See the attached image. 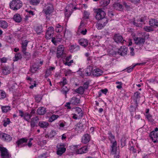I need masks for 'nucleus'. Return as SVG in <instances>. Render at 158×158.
<instances>
[{"mask_svg":"<svg viewBox=\"0 0 158 158\" xmlns=\"http://www.w3.org/2000/svg\"><path fill=\"white\" fill-rule=\"evenodd\" d=\"M22 5V3L20 0H13L10 3V7L11 9L15 11L20 8Z\"/></svg>","mask_w":158,"mask_h":158,"instance_id":"nucleus-1","label":"nucleus"},{"mask_svg":"<svg viewBox=\"0 0 158 158\" xmlns=\"http://www.w3.org/2000/svg\"><path fill=\"white\" fill-rule=\"evenodd\" d=\"M148 35H147V34L144 33L142 36V37H135L134 38V40L137 46H142L144 43L146 37L148 38Z\"/></svg>","mask_w":158,"mask_h":158,"instance_id":"nucleus-2","label":"nucleus"},{"mask_svg":"<svg viewBox=\"0 0 158 158\" xmlns=\"http://www.w3.org/2000/svg\"><path fill=\"white\" fill-rule=\"evenodd\" d=\"M95 12L96 14L95 16L96 19L98 20L104 18L106 15V13L102 10V9H96L95 10Z\"/></svg>","mask_w":158,"mask_h":158,"instance_id":"nucleus-3","label":"nucleus"},{"mask_svg":"<svg viewBox=\"0 0 158 158\" xmlns=\"http://www.w3.org/2000/svg\"><path fill=\"white\" fill-rule=\"evenodd\" d=\"M79 145L74 146V149L75 150L76 153L77 154H81L87 152L88 151L87 147H83L81 148L78 149Z\"/></svg>","mask_w":158,"mask_h":158,"instance_id":"nucleus-4","label":"nucleus"},{"mask_svg":"<svg viewBox=\"0 0 158 158\" xmlns=\"http://www.w3.org/2000/svg\"><path fill=\"white\" fill-rule=\"evenodd\" d=\"M0 151L1 158H10V156L6 148L0 146Z\"/></svg>","mask_w":158,"mask_h":158,"instance_id":"nucleus-5","label":"nucleus"},{"mask_svg":"<svg viewBox=\"0 0 158 158\" xmlns=\"http://www.w3.org/2000/svg\"><path fill=\"white\" fill-rule=\"evenodd\" d=\"M39 120V118L38 116H35L31 118L29 122L30 123L31 127L33 128L35 127H37L38 126L37 124Z\"/></svg>","mask_w":158,"mask_h":158,"instance_id":"nucleus-6","label":"nucleus"},{"mask_svg":"<svg viewBox=\"0 0 158 158\" xmlns=\"http://www.w3.org/2000/svg\"><path fill=\"white\" fill-rule=\"evenodd\" d=\"M113 39L117 43H121L122 44H123L124 41H125L123 37L119 34H115Z\"/></svg>","mask_w":158,"mask_h":158,"instance_id":"nucleus-7","label":"nucleus"},{"mask_svg":"<svg viewBox=\"0 0 158 158\" xmlns=\"http://www.w3.org/2000/svg\"><path fill=\"white\" fill-rule=\"evenodd\" d=\"M57 147V154L58 155L61 156L65 152L66 149L63 145H58Z\"/></svg>","mask_w":158,"mask_h":158,"instance_id":"nucleus-8","label":"nucleus"},{"mask_svg":"<svg viewBox=\"0 0 158 158\" xmlns=\"http://www.w3.org/2000/svg\"><path fill=\"white\" fill-rule=\"evenodd\" d=\"M64 49V47L63 45H60L58 46L57 52V57L58 58L61 57L63 55Z\"/></svg>","mask_w":158,"mask_h":158,"instance_id":"nucleus-9","label":"nucleus"},{"mask_svg":"<svg viewBox=\"0 0 158 158\" xmlns=\"http://www.w3.org/2000/svg\"><path fill=\"white\" fill-rule=\"evenodd\" d=\"M127 47L125 46H123L118 50V53L122 56H124L127 54Z\"/></svg>","mask_w":158,"mask_h":158,"instance_id":"nucleus-10","label":"nucleus"},{"mask_svg":"<svg viewBox=\"0 0 158 158\" xmlns=\"http://www.w3.org/2000/svg\"><path fill=\"white\" fill-rule=\"evenodd\" d=\"M103 73L102 71L99 69H94L92 73V75L94 77H98Z\"/></svg>","mask_w":158,"mask_h":158,"instance_id":"nucleus-11","label":"nucleus"},{"mask_svg":"<svg viewBox=\"0 0 158 158\" xmlns=\"http://www.w3.org/2000/svg\"><path fill=\"white\" fill-rule=\"evenodd\" d=\"M93 67L91 66H88L85 69V74L86 76H89L92 74L93 71Z\"/></svg>","mask_w":158,"mask_h":158,"instance_id":"nucleus-12","label":"nucleus"},{"mask_svg":"<svg viewBox=\"0 0 158 158\" xmlns=\"http://www.w3.org/2000/svg\"><path fill=\"white\" fill-rule=\"evenodd\" d=\"M150 136L154 143L156 142L157 138H158V135L154 131H152L150 134Z\"/></svg>","mask_w":158,"mask_h":158,"instance_id":"nucleus-13","label":"nucleus"},{"mask_svg":"<svg viewBox=\"0 0 158 158\" xmlns=\"http://www.w3.org/2000/svg\"><path fill=\"white\" fill-rule=\"evenodd\" d=\"M53 7L52 5L51 4H49L46 6V9L45 10V14L46 15H49L52 13L53 11Z\"/></svg>","mask_w":158,"mask_h":158,"instance_id":"nucleus-14","label":"nucleus"},{"mask_svg":"<svg viewBox=\"0 0 158 158\" xmlns=\"http://www.w3.org/2000/svg\"><path fill=\"white\" fill-rule=\"evenodd\" d=\"M39 66L35 63L34 64L30 66V70L32 73H35L39 69Z\"/></svg>","mask_w":158,"mask_h":158,"instance_id":"nucleus-15","label":"nucleus"},{"mask_svg":"<svg viewBox=\"0 0 158 158\" xmlns=\"http://www.w3.org/2000/svg\"><path fill=\"white\" fill-rule=\"evenodd\" d=\"M1 136H2V139L4 140L9 141L12 139V137L10 135L4 133L2 132Z\"/></svg>","mask_w":158,"mask_h":158,"instance_id":"nucleus-16","label":"nucleus"},{"mask_svg":"<svg viewBox=\"0 0 158 158\" xmlns=\"http://www.w3.org/2000/svg\"><path fill=\"white\" fill-rule=\"evenodd\" d=\"M38 125L41 128L44 129L47 128L49 125L48 123L46 121H40L38 123Z\"/></svg>","mask_w":158,"mask_h":158,"instance_id":"nucleus-17","label":"nucleus"},{"mask_svg":"<svg viewBox=\"0 0 158 158\" xmlns=\"http://www.w3.org/2000/svg\"><path fill=\"white\" fill-rule=\"evenodd\" d=\"M75 115L80 118L83 116V112L81 109L79 107H76L75 108Z\"/></svg>","mask_w":158,"mask_h":158,"instance_id":"nucleus-18","label":"nucleus"},{"mask_svg":"<svg viewBox=\"0 0 158 158\" xmlns=\"http://www.w3.org/2000/svg\"><path fill=\"white\" fill-rule=\"evenodd\" d=\"M46 108L44 107L39 108L36 111L37 114L40 115H44L46 112Z\"/></svg>","mask_w":158,"mask_h":158,"instance_id":"nucleus-19","label":"nucleus"},{"mask_svg":"<svg viewBox=\"0 0 158 158\" xmlns=\"http://www.w3.org/2000/svg\"><path fill=\"white\" fill-rule=\"evenodd\" d=\"M90 140L89 135L88 134H85L84 135L82 138V141L84 143H86Z\"/></svg>","mask_w":158,"mask_h":158,"instance_id":"nucleus-20","label":"nucleus"},{"mask_svg":"<svg viewBox=\"0 0 158 158\" xmlns=\"http://www.w3.org/2000/svg\"><path fill=\"white\" fill-rule=\"evenodd\" d=\"M80 49L79 46L77 44H74L70 46L69 48V50L71 52H73L77 51Z\"/></svg>","mask_w":158,"mask_h":158,"instance_id":"nucleus-21","label":"nucleus"},{"mask_svg":"<svg viewBox=\"0 0 158 158\" xmlns=\"http://www.w3.org/2000/svg\"><path fill=\"white\" fill-rule=\"evenodd\" d=\"M79 43L80 45L85 47L88 45V41L85 39H81L79 40Z\"/></svg>","mask_w":158,"mask_h":158,"instance_id":"nucleus-22","label":"nucleus"},{"mask_svg":"<svg viewBox=\"0 0 158 158\" xmlns=\"http://www.w3.org/2000/svg\"><path fill=\"white\" fill-rule=\"evenodd\" d=\"M70 9V7L69 6H66L65 8V16L68 18L70 16L71 14Z\"/></svg>","mask_w":158,"mask_h":158,"instance_id":"nucleus-23","label":"nucleus"},{"mask_svg":"<svg viewBox=\"0 0 158 158\" xmlns=\"http://www.w3.org/2000/svg\"><path fill=\"white\" fill-rule=\"evenodd\" d=\"M27 141V139L26 138H22L19 139L16 142V143L17 145V146L19 147L20 145L23 143H26Z\"/></svg>","mask_w":158,"mask_h":158,"instance_id":"nucleus-24","label":"nucleus"},{"mask_svg":"<svg viewBox=\"0 0 158 158\" xmlns=\"http://www.w3.org/2000/svg\"><path fill=\"white\" fill-rule=\"evenodd\" d=\"M71 103L73 105H77L79 103L80 99L76 97H73L70 100Z\"/></svg>","mask_w":158,"mask_h":158,"instance_id":"nucleus-25","label":"nucleus"},{"mask_svg":"<svg viewBox=\"0 0 158 158\" xmlns=\"http://www.w3.org/2000/svg\"><path fill=\"white\" fill-rule=\"evenodd\" d=\"M32 117V115L29 114L27 112L24 113V116L23 117V119L27 122H29L30 121V119H31V118Z\"/></svg>","mask_w":158,"mask_h":158,"instance_id":"nucleus-26","label":"nucleus"},{"mask_svg":"<svg viewBox=\"0 0 158 158\" xmlns=\"http://www.w3.org/2000/svg\"><path fill=\"white\" fill-rule=\"evenodd\" d=\"M110 2V0H101L100 4L102 7H105L109 4Z\"/></svg>","mask_w":158,"mask_h":158,"instance_id":"nucleus-27","label":"nucleus"},{"mask_svg":"<svg viewBox=\"0 0 158 158\" xmlns=\"http://www.w3.org/2000/svg\"><path fill=\"white\" fill-rule=\"evenodd\" d=\"M2 70L3 73L5 75L8 74L10 73V71L8 67H3L2 68Z\"/></svg>","mask_w":158,"mask_h":158,"instance_id":"nucleus-28","label":"nucleus"},{"mask_svg":"<svg viewBox=\"0 0 158 158\" xmlns=\"http://www.w3.org/2000/svg\"><path fill=\"white\" fill-rule=\"evenodd\" d=\"M14 20L17 22H20L22 20L20 15L19 14H16L14 15Z\"/></svg>","mask_w":158,"mask_h":158,"instance_id":"nucleus-29","label":"nucleus"},{"mask_svg":"<svg viewBox=\"0 0 158 158\" xmlns=\"http://www.w3.org/2000/svg\"><path fill=\"white\" fill-rule=\"evenodd\" d=\"M84 91L85 90L84 88L82 86H80L79 88L75 90V92L81 94H83Z\"/></svg>","mask_w":158,"mask_h":158,"instance_id":"nucleus-30","label":"nucleus"},{"mask_svg":"<svg viewBox=\"0 0 158 158\" xmlns=\"http://www.w3.org/2000/svg\"><path fill=\"white\" fill-rule=\"evenodd\" d=\"M8 26L7 23L5 21H0V27L3 28H6Z\"/></svg>","mask_w":158,"mask_h":158,"instance_id":"nucleus-31","label":"nucleus"},{"mask_svg":"<svg viewBox=\"0 0 158 158\" xmlns=\"http://www.w3.org/2000/svg\"><path fill=\"white\" fill-rule=\"evenodd\" d=\"M83 127V124L82 122H80L76 125L75 129L76 130H79V129H82Z\"/></svg>","mask_w":158,"mask_h":158,"instance_id":"nucleus-32","label":"nucleus"},{"mask_svg":"<svg viewBox=\"0 0 158 158\" xmlns=\"http://www.w3.org/2000/svg\"><path fill=\"white\" fill-rule=\"evenodd\" d=\"M22 58L21 54L20 53H18L15 54L14 61H17L21 59Z\"/></svg>","mask_w":158,"mask_h":158,"instance_id":"nucleus-33","label":"nucleus"},{"mask_svg":"<svg viewBox=\"0 0 158 158\" xmlns=\"http://www.w3.org/2000/svg\"><path fill=\"white\" fill-rule=\"evenodd\" d=\"M10 107L9 106H2V111L3 112L6 113L10 110Z\"/></svg>","mask_w":158,"mask_h":158,"instance_id":"nucleus-34","label":"nucleus"},{"mask_svg":"<svg viewBox=\"0 0 158 158\" xmlns=\"http://www.w3.org/2000/svg\"><path fill=\"white\" fill-rule=\"evenodd\" d=\"M40 0H29L30 3L34 5H36L40 2Z\"/></svg>","mask_w":158,"mask_h":158,"instance_id":"nucleus-35","label":"nucleus"},{"mask_svg":"<svg viewBox=\"0 0 158 158\" xmlns=\"http://www.w3.org/2000/svg\"><path fill=\"white\" fill-rule=\"evenodd\" d=\"M140 93L138 92H137L134 94V96L135 98L134 100L136 103H137V100L139 99L140 98Z\"/></svg>","mask_w":158,"mask_h":158,"instance_id":"nucleus-36","label":"nucleus"},{"mask_svg":"<svg viewBox=\"0 0 158 158\" xmlns=\"http://www.w3.org/2000/svg\"><path fill=\"white\" fill-rule=\"evenodd\" d=\"M100 21L99 22L102 23V24H103V25H104L105 26L107 23L108 21V19L105 17L100 19Z\"/></svg>","mask_w":158,"mask_h":158,"instance_id":"nucleus-37","label":"nucleus"},{"mask_svg":"<svg viewBox=\"0 0 158 158\" xmlns=\"http://www.w3.org/2000/svg\"><path fill=\"white\" fill-rule=\"evenodd\" d=\"M53 34L52 32H49V31H47L45 35V37L47 39H50L52 36Z\"/></svg>","mask_w":158,"mask_h":158,"instance_id":"nucleus-38","label":"nucleus"},{"mask_svg":"<svg viewBox=\"0 0 158 158\" xmlns=\"http://www.w3.org/2000/svg\"><path fill=\"white\" fill-rule=\"evenodd\" d=\"M28 42V41L27 40H25L22 42V49H26V47Z\"/></svg>","mask_w":158,"mask_h":158,"instance_id":"nucleus-39","label":"nucleus"},{"mask_svg":"<svg viewBox=\"0 0 158 158\" xmlns=\"http://www.w3.org/2000/svg\"><path fill=\"white\" fill-rule=\"evenodd\" d=\"M56 131H52L50 132V134L49 135H47L45 136L46 137H48L49 138H51L56 135Z\"/></svg>","mask_w":158,"mask_h":158,"instance_id":"nucleus-40","label":"nucleus"},{"mask_svg":"<svg viewBox=\"0 0 158 158\" xmlns=\"http://www.w3.org/2000/svg\"><path fill=\"white\" fill-rule=\"evenodd\" d=\"M64 36L66 39H69L71 37V33L68 31H65Z\"/></svg>","mask_w":158,"mask_h":158,"instance_id":"nucleus-41","label":"nucleus"},{"mask_svg":"<svg viewBox=\"0 0 158 158\" xmlns=\"http://www.w3.org/2000/svg\"><path fill=\"white\" fill-rule=\"evenodd\" d=\"M42 28V27L41 26L37 27L36 31L38 34H40L43 32Z\"/></svg>","mask_w":158,"mask_h":158,"instance_id":"nucleus-42","label":"nucleus"},{"mask_svg":"<svg viewBox=\"0 0 158 158\" xmlns=\"http://www.w3.org/2000/svg\"><path fill=\"white\" fill-rule=\"evenodd\" d=\"M58 115H52L49 119V121L50 122H52L56 120L59 117Z\"/></svg>","mask_w":158,"mask_h":158,"instance_id":"nucleus-43","label":"nucleus"},{"mask_svg":"<svg viewBox=\"0 0 158 158\" xmlns=\"http://www.w3.org/2000/svg\"><path fill=\"white\" fill-rule=\"evenodd\" d=\"M146 118H147L148 120L150 122H153L154 120L152 118V116L149 114L145 115Z\"/></svg>","mask_w":158,"mask_h":158,"instance_id":"nucleus-44","label":"nucleus"},{"mask_svg":"<svg viewBox=\"0 0 158 158\" xmlns=\"http://www.w3.org/2000/svg\"><path fill=\"white\" fill-rule=\"evenodd\" d=\"M117 146V142L116 141L114 142L113 143V145L111 146L112 151L114 152L116 150V147Z\"/></svg>","mask_w":158,"mask_h":158,"instance_id":"nucleus-45","label":"nucleus"},{"mask_svg":"<svg viewBox=\"0 0 158 158\" xmlns=\"http://www.w3.org/2000/svg\"><path fill=\"white\" fill-rule=\"evenodd\" d=\"M3 126L5 127H6V126L7 124H9L10 123V121L9 118H6V121L5 120H3Z\"/></svg>","mask_w":158,"mask_h":158,"instance_id":"nucleus-46","label":"nucleus"},{"mask_svg":"<svg viewBox=\"0 0 158 158\" xmlns=\"http://www.w3.org/2000/svg\"><path fill=\"white\" fill-rule=\"evenodd\" d=\"M104 26H105L103 25V24L100 22L97 24V27L98 29H101Z\"/></svg>","mask_w":158,"mask_h":158,"instance_id":"nucleus-47","label":"nucleus"},{"mask_svg":"<svg viewBox=\"0 0 158 158\" xmlns=\"http://www.w3.org/2000/svg\"><path fill=\"white\" fill-rule=\"evenodd\" d=\"M35 101L37 102H40L41 99V96L40 95H36L35 96Z\"/></svg>","mask_w":158,"mask_h":158,"instance_id":"nucleus-48","label":"nucleus"},{"mask_svg":"<svg viewBox=\"0 0 158 158\" xmlns=\"http://www.w3.org/2000/svg\"><path fill=\"white\" fill-rule=\"evenodd\" d=\"M113 6L115 8H117L116 9H117L118 7L120 9H121L123 7V6L121 4L118 3L114 4H113Z\"/></svg>","mask_w":158,"mask_h":158,"instance_id":"nucleus-49","label":"nucleus"},{"mask_svg":"<svg viewBox=\"0 0 158 158\" xmlns=\"http://www.w3.org/2000/svg\"><path fill=\"white\" fill-rule=\"evenodd\" d=\"M6 97V94L4 91H0V99H3Z\"/></svg>","mask_w":158,"mask_h":158,"instance_id":"nucleus-50","label":"nucleus"},{"mask_svg":"<svg viewBox=\"0 0 158 158\" xmlns=\"http://www.w3.org/2000/svg\"><path fill=\"white\" fill-rule=\"evenodd\" d=\"M109 139L111 141L114 142V136L113 135L111 132H110L109 133Z\"/></svg>","mask_w":158,"mask_h":158,"instance_id":"nucleus-51","label":"nucleus"},{"mask_svg":"<svg viewBox=\"0 0 158 158\" xmlns=\"http://www.w3.org/2000/svg\"><path fill=\"white\" fill-rule=\"evenodd\" d=\"M67 80L65 78L63 77V80L60 82V84L61 85L64 86L65 84H67Z\"/></svg>","mask_w":158,"mask_h":158,"instance_id":"nucleus-52","label":"nucleus"},{"mask_svg":"<svg viewBox=\"0 0 158 158\" xmlns=\"http://www.w3.org/2000/svg\"><path fill=\"white\" fill-rule=\"evenodd\" d=\"M89 85V83L88 81H86L85 82L83 85V87H82L84 89H87L88 88Z\"/></svg>","mask_w":158,"mask_h":158,"instance_id":"nucleus-53","label":"nucleus"},{"mask_svg":"<svg viewBox=\"0 0 158 158\" xmlns=\"http://www.w3.org/2000/svg\"><path fill=\"white\" fill-rule=\"evenodd\" d=\"M144 29L147 32H150L153 31V29L150 27H144Z\"/></svg>","mask_w":158,"mask_h":158,"instance_id":"nucleus-54","label":"nucleus"},{"mask_svg":"<svg viewBox=\"0 0 158 158\" xmlns=\"http://www.w3.org/2000/svg\"><path fill=\"white\" fill-rule=\"evenodd\" d=\"M156 19H151L149 21V24L151 26H154V24Z\"/></svg>","mask_w":158,"mask_h":158,"instance_id":"nucleus-55","label":"nucleus"},{"mask_svg":"<svg viewBox=\"0 0 158 158\" xmlns=\"http://www.w3.org/2000/svg\"><path fill=\"white\" fill-rule=\"evenodd\" d=\"M16 85L15 84H13L12 85V86H9V88L10 91H13L15 89V87Z\"/></svg>","mask_w":158,"mask_h":158,"instance_id":"nucleus-56","label":"nucleus"},{"mask_svg":"<svg viewBox=\"0 0 158 158\" xmlns=\"http://www.w3.org/2000/svg\"><path fill=\"white\" fill-rule=\"evenodd\" d=\"M84 15L85 18V19H88L89 18V14L88 12L87 11H85Z\"/></svg>","mask_w":158,"mask_h":158,"instance_id":"nucleus-57","label":"nucleus"},{"mask_svg":"<svg viewBox=\"0 0 158 158\" xmlns=\"http://www.w3.org/2000/svg\"><path fill=\"white\" fill-rule=\"evenodd\" d=\"M146 20V18L145 17H142L141 18L138 19L137 20V21L142 22H143L145 21V20Z\"/></svg>","mask_w":158,"mask_h":158,"instance_id":"nucleus-58","label":"nucleus"},{"mask_svg":"<svg viewBox=\"0 0 158 158\" xmlns=\"http://www.w3.org/2000/svg\"><path fill=\"white\" fill-rule=\"evenodd\" d=\"M69 90V89L68 88H67V87H65V89L64 88L63 91L64 93V94H65V96H66L67 93L68 92Z\"/></svg>","mask_w":158,"mask_h":158,"instance_id":"nucleus-59","label":"nucleus"},{"mask_svg":"<svg viewBox=\"0 0 158 158\" xmlns=\"http://www.w3.org/2000/svg\"><path fill=\"white\" fill-rule=\"evenodd\" d=\"M139 124H140L141 125V126L143 127L144 126V121L142 119H141L139 121Z\"/></svg>","mask_w":158,"mask_h":158,"instance_id":"nucleus-60","label":"nucleus"},{"mask_svg":"<svg viewBox=\"0 0 158 158\" xmlns=\"http://www.w3.org/2000/svg\"><path fill=\"white\" fill-rule=\"evenodd\" d=\"M26 49H22V51L23 53L26 56H28L30 53L28 52H26Z\"/></svg>","mask_w":158,"mask_h":158,"instance_id":"nucleus-61","label":"nucleus"},{"mask_svg":"<svg viewBox=\"0 0 158 158\" xmlns=\"http://www.w3.org/2000/svg\"><path fill=\"white\" fill-rule=\"evenodd\" d=\"M19 115L22 117H23L24 113L23 111L21 110H19Z\"/></svg>","mask_w":158,"mask_h":158,"instance_id":"nucleus-62","label":"nucleus"},{"mask_svg":"<svg viewBox=\"0 0 158 158\" xmlns=\"http://www.w3.org/2000/svg\"><path fill=\"white\" fill-rule=\"evenodd\" d=\"M134 68V67H133V66L132 67L131 66L127 69V72L129 73L131 72Z\"/></svg>","mask_w":158,"mask_h":158,"instance_id":"nucleus-63","label":"nucleus"},{"mask_svg":"<svg viewBox=\"0 0 158 158\" xmlns=\"http://www.w3.org/2000/svg\"><path fill=\"white\" fill-rule=\"evenodd\" d=\"M46 156V154L45 153H43L41 154L39 156V158H45Z\"/></svg>","mask_w":158,"mask_h":158,"instance_id":"nucleus-64","label":"nucleus"}]
</instances>
